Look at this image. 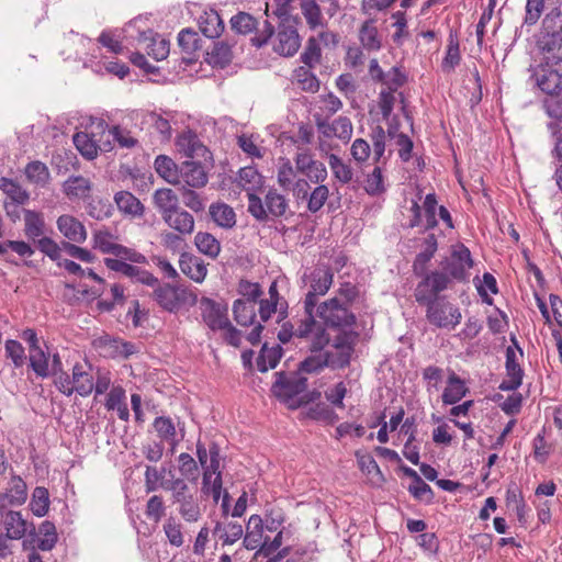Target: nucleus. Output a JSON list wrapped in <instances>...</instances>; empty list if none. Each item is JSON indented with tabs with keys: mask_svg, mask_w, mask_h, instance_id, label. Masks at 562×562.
Instances as JSON below:
<instances>
[{
	"mask_svg": "<svg viewBox=\"0 0 562 562\" xmlns=\"http://www.w3.org/2000/svg\"><path fill=\"white\" fill-rule=\"evenodd\" d=\"M346 329H340L341 331L333 340L336 351H327L333 358L330 362L334 364V369H341L350 363L357 335Z\"/></svg>",
	"mask_w": 562,
	"mask_h": 562,
	"instance_id": "4468645a",
	"label": "nucleus"
},
{
	"mask_svg": "<svg viewBox=\"0 0 562 562\" xmlns=\"http://www.w3.org/2000/svg\"><path fill=\"white\" fill-rule=\"evenodd\" d=\"M543 36L542 37H553V38H562V12L558 9L551 10L543 19Z\"/></svg>",
	"mask_w": 562,
	"mask_h": 562,
	"instance_id": "8fccbe9b",
	"label": "nucleus"
},
{
	"mask_svg": "<svg viewBox=\"0 0 562 562\" xmlns=\"http://www.w3.org/2000/svg\"><path fill=\"white\" fill-rule=\"evenodd\" d=\"M282 356V348L280 346L268 347L263 345L259 357L257 358V368L260 372H267L274 369L279 363Z\"/></svg>",
	"mask_w": 562,
	"mask_h": 562,
	"instance_id": "37998d69",
	"label": "nucleus"
},
{
	"mask_svg": "<svg viewBox=\"0 0 562 562\" xmlns=\"http://www.w3.org/2000/svg\"><path fill=\"white\" fill-rule=\"evenodd\" d=\"M244 533L243 526L238 522H229L226 526L217 522L214 528V535H218L224 546L233 544L241 538Z\"/></svg>",
	"mask_w": 562,
	"mask_h": 562,
	"instance_id": "603ef678",
	"label": "nucleus"
},
{
	"mask_svg": "<svg viewBox=\"0 0 562 562\" xmlns=\"http://www.w3.org/2000/svg\"><path fill=\"white\" fill-rule=\"evenodd\" d=\"M153 292L155 302L169 313H177L183 306L195 305L198 296L192 291L182 285H171L169 283L156 284Z\"/></svg>",
	"mask_w": 562,
	"mask_h": 562,
	"instance_id": "20e7f679",
	"label": "nucleus"
},
{
	"mask_svg": "<svg viewBox=\"0 0 562 562\" xmlns=\"http://www.w3.org/2000/svg\"><path fill=\"white\" fill-rule=\"evenodd\" d=\"M207 60L215 66L225 67L232 60L231 46L224 42H216L211 52L207 53Z\"/></svg>",
	"mask_w": 562,
	"mask_h": 562,
	"instance_id": "680f3d73",
	"label": "nucleus"
},
{
	"mask_svg": "<svg viewBox=\"0 0 562 562\" xmlns=\"http://www.w3.org/2000/svg\"><path fill=\"white\" fill-rule=\"evenodd\" d=\"M328 165L334 178L342 184L352 180V168L335 154L328 155Z\"/></svg>",
	"mask_w": 562,
	"mask_h": 562,
	"instance_id": "49530a36",
	"label": "nucleus"
},
{
	"mask_svg": "<svg viewBox=\"0 0 562 562\" xmlns=\"http://www.w3.org/2000/svg\"><path fill=\"white\" fill-rule=\"evenodd\" d=\"M209 212L212 220L223 228H232L236 224V214L233 207L226 203H213Z\"/></svg>",
	"mask_w": 562,
	"mask_h": 562,
	"instance_id": "e433bc0d",
	"label": "nucleus"
},
{
	"mask_svg": "<svg viewBox=\"0 0 562 562\" xmlns=\"http://www.w3.org/2000/svg\"><path fill=\"white\" fill-rule=\"evenodd\" d=\"M319 317L323 326L329 328H351L356 324V316L340 297H331L317 304L315 317ZM322 325V323H319Z\"/></svg>",
	"mask_w": 562,
	"mask_h": 562,
	"instance_id": "39448f33",
	"label": "nucleus"
},
{
	"mask_svg": "<svg viewBox=\"0 0 562 562\" xmlns=\"http://www.w3.org/2000/svg\"><path fill=\"white\" fill-rule=\"evenodd\" d=\"M266 530L274 532L281 528L286 520L284 510L279 506H271L266 508L265 516L262 517Z\"/></svg>",
	"mask_w": 562,
	"mask_h": 562,
	"instance_id": "864d4df0",
	"label": "nucleus"
},
{
	"mask_svg": "<svg viewBox=\"0 0 562 562\" xmlns=\"http://www.w3.org/2000/svg\"><path fill=\"white\" fill-rule=\"evenodd\" d=\"M209 181L207 173L201 162L186 160L179 166V184L187 188H203Z\"/></svg>",
	"mask_w": 562,
	"mask_h": 562,
	"instance_id": "f3484780",
	"label": "nucleus"
},
{
	"mask_svg": "<svg viewBox=\"0 0 562 562\" xmlns=\"http://www.w3.org/2000/svg\"><path fill=\"white\" fill-rule=\"evenodd\" d=\"M164 532L168 542L172 547H181L184 543L183 536V526L182 524L173 516H170L166 519L162 526Z\"/></svg>",
	"mask_w": 562,
	"mask_h": 562,
	"instance_id": "09e8293b",
	"label": "nucleus"
},
{
	"mask_svg": "<svg viewBox=\"0 0 562 562\" xmlns=\"http://www.w3.org/2000/svg\"><path fill=\"white\" fill-rule=\"evenodd\" d=\"M165 223L182 235H190L194 231V218L189 212L180 207L162 218Z\"/></svg>",
	"mask_w": 562,
	"mask_h": 562,
	"instance_id": "c85d7f7f",
	"label": "nucleus"
},
{
	"mask_svg": "<svg viewBox=\"0 0 562 562\" xmlns=\"http://www.w3.org/2000/svg\"><path fill=\"white\" fill-rule=\"evenodd\" d=\"M308 324V315L304 314L303 318H300L295 324L285 323L278 334V338L281 342L286 344L291 338L303 339L306 341L311 351L323 350L330 341L329 334L316 321V326H308L306 333H300L303 329L301 326Z\"/></svg>",
	"mask_w": 562,
	"mask_h": 562,
	"instance_id": "f03ea898",
	"label": "nucleus"
},
{
	"mask_svg": "<svg viewBox=\"0 0 562 562\" xmlns=\"http://www.w3.org/2000/svg\"><path fill=\"white\" fill-rule=\"evenodd\" d=\"M94 248L103 254H111L116 258L130 260V262L145 263L146 257L131 248L114 241V237L108 231H98L93 235Z\"/></svg>",
	"mask_w": 562,
	"mask_h": 562,
	"instance_id": "f8f14e48",
	"label": "nucleus"
},
{
	"mask_svg": "<svg viewBox=\"0 0 562 562\" xmlns=\"http://www.w3.org/2000/svg\"><path fill=\"white\" fill-rule=\"evenodd\" d=\"M468 392L469 389L465 386L464 381L454 372H451L442 393V402L446 405H454L461 401Z\"/></svg>",
	"mask_w": 562,
	"mask_h": 562,
	"instance_id": "c756f323",
	"label": "nucleus"
},
{
	"mask_svg": "<svg viewBox=\"0 0 562 562\" xmlns=\"http://www.w3.org/2000/svg\"><path fill=\"white\" fill-rule=\"evenodd\" d=\"M4 535L11 537L12 540H19L26 532V521L20 512L10 510L4 518Z\"/></svg>",
	"mask_w": 562,
	"mask_h": 562,
	"instance_id": "a19ab883",
	"label": "nucleus"
},
{
	"mask_svg": "<svg viewBox=\"0 0 562 562\" xmlns=\"http://www.w3.org/2000/svg\"><path fill=\"white\" fill-rule=\"evenodd\" d=\"M57 228L65 238L72 243L81 244L87 239L85 225L75 216L64 214L57 218Z\"/></svg>",
	"mask_w": 562,
	"mask_h": 562,
	"instance_id": "aec40b11",
	"label": "nucleus"
},
{
	"mask_svg": "<svg viewBox=\"0 0 562 562\" xmlns=\"http://www.w3.org/2000/svg\"><path fill=\"white\" fill-rule=\"evenodd\" d=\"M194 244L200 252L215 259L221 251L220 241L210 233L199 232L194 237Z\"/></svg>",
	"mask_w": 562,
	"mask_h": 562,
	"instance_id": "c03bdc74",
	"label": "nucleus"
},
{
	"mask_svg": "<svg viewBox=\"0 0 562 562\" xmlns=\"http://www.w3.org/2000/svg\"><path fill=\"white\" fill-rule=\"evenodd\" d=\"M45 232V221L42 213L32 211V210H24V234L34 243L41 238L44 237Z\"/></svg>",
	"mask_w": 562,
	"mask_h": 562,
	"instance_id": "473e14b6",
	"label": "nucleus"
},
{
	"mask_svg": "<svg viewBox=\"0 0 562 562\" xmlns=\"http://www.w3.org/2000/svg\"><path fill=\"white\" fill-rule=\"evenodd\" d=\"M557 68L548 67L544 63H541L532 75L535 85L549 97L558 95L562 90V70Z\"/></svg>",
	"mask_w": 562,
	"mask_h": 562,
	"instance_id": "dca6fc26",
	"label": "nucleus"
},
{
	"mask_svg": "<svg viewBox=\"0 0 562 562\" xmlns=\"http://www.w3.org/2000/svg\"><path fill=\"white\" fill-rule=\"evenodd\" d=\"M542 61L548 67L562 70V38L542 37L539 42Z\"/></svg>",
	"mask_w": 562,
	"mask_h": 562,
	"instance_id": "5701e85b",
	"label": "nucleus"
},
{
	"mask_svg": "<svg viewBox=\"0 0 562 562\" xmlns=\"http://www.w3.org/2000/svg\"><path fill=\"white\" fill-rule=\"evenodd\" d=\"M92 184L82 176H70L63 183V192L70 200H85L90 195Z\"/></svg>",
	"mask_w": 562,
	"mask_h": 562,
	"instance_id": "393cba45",
	"label": "nucleus"
},
{
	"mask_svg": "<svg viewBox=\"0 0 562 562\" xmlns=\"http://www.w3.org/2000/svg\"><path fill=\"white\" fill-rule=\"evenodd\" d=\"M276 378L271 387L273 394L288 404L290 408H297L301 402L295 400V397L306 390L307 379L300 371L278 372Z\"/></svg>",
	"mask_w": 562,
	"mask_h": 562,
	"instance_id": "423d86ee",
	"label": "nucleus"
},
{
	"mask_svg": "<svg viewBox=\"0 0 562 562\" xmlns=\"http://www.w3.org/2000/svg\"><path fill=\"white\" fill-rule=\"evenodd\" d=\"M316 125L318 132L327 138L336 137L345 144L351 139L353 126L347 116H339L331 123L317 121Z\"/></svg>",
	"mask_w": 562,
	"mask_h": 562,
	"instance_id": "a211bd4d",
	"label": "nucleus"
},
{
	"mask_svg": "<svg viewBox=\"0 0 562 562\" xmlns=\"http://www.w3.org/2000/svg\"><path fill=\"white\" fill-rule=\"evenodd\" d=\"M74 144L79 153L88 158L93 159L98 155V143L88 133L78 132L74 135Z\"/></svg>",
	"mask_w": 562,
	"mask_h": 562,
	"instance_id": "3c124183",
	"label": "nucleus"
},
{
	"mask_svg": "<svg viewBox=\"0 0 562 562\" xmlns=\"http://www.w3.org/2000/svg\"><path fill=\"white\" fill-rule=\"evenodd\" d=\"M162 490L171 492L172 504L177 505L180 517L188 524L198 522L204 513L201 499L190 492L183 479H176L170 484H162Z\"/></svg>",
	"mask_w": 562,
	"mask_h": 562,
	"instance_id": "f257e3e1",
	"label": "nucleus"
},
{
	"mask_svg": "<svg viewBox=\"0 0 562 562\" xmlns=\"http://www.w3.org/2000/svg\"><path fill=\"white\" fill-rule=\"evenodd\" d=\"M49 508V494L46 487L37 486L34 488L31 501L32 513L37 517H43Z\"/></svg>",
	"mask_w": 562,
	"mask_h": 562,
	"instance_id": "052dcab7",
	"label": "nucleus"
},
{
	"mask_svg": "<svg viewBox=\"0 0 562 562\" xmlns=\"http://www.w3.org/2000/svg\"><path fill=\"white\" fill-rule=\"evenodd\" d=\"M166 469L147 465L145 470V490L147 493L162 488V484H170L172 481H164Z\"/></svg>",
	"mask_w": 562,
	"mask_h": 562,
	"instance_id": "bf43d9fd",
	"label": "nucleus"
},
{
	"mask_svg": "<svg viewBox=\"0 0 562 562\" xmlns=\"http://www.w3.org/2000/svg\"><path fill=\"white\" fill-rule=\"evenodd\" d=\"M199 310L203 323L213 331L229 325L228 305L224 300H214L207 296L198 299Z\"/></svg>",
	"mask_w": 562,
	"mask_h": 562,
	"instance_id": "1a4fd4ad",
	"label": "nucleus"
},
{
	"mask_svg": "<svg viewBox=\"0 0 562 562\" xmlns=\"http://www.w3.org/2000/svg\"><path fill=\"white\" fill-rule=\"evenodd\" d=\"M266 530L263 519L259 515H251L246 525V533L243 544L247 550H260V546L266 541L263 531Z\"/></svg>",
	"mask_w": 562,
	"mask_h": 562,
	"instance_id": "412c9836",
	"label": "nucleus"
},
{
	"mask_svg": "<svg viewBox=\"0 0 562 562\" xmlns=\"http://www.w3.org/2000/svg\"><path fill=\"white\" fill-rule=\"evenodd\" d=\"M126 261L127 260L121 258H105L104 265L108 269L119 272L130 278L132 281L139 282L148 286H155L158 284V279L151 272L137 266H133Z\"/></svg>",
	"mask_w": 562,
	"mask_h": 562,
	"instance_id": "ddd939ff",
	"label": "nucleus"
},
{
	"mask_svg": "<svg viewBox=\"0 0 562 562\" xmlns=\"http://www.w3.org/2000/svg\"><path fill=\"white\" fill-rule=\"evenodd\" d=\"M451 279L439 270L427 273L415 288L414 296L418 304L439 299L438 294L449 288Z\"/></svg>",
	"mask_w": 562,
	"mask_h": 562,
	"instance_id": "9d476101",
	"label": "nucleus"
},
{
	"mask_svg": "<svg viewBox=\"0 0 562 562\" xmlns=\"http://www.w3.org/2000/svg\"><path fill=\"white\" fill-rule=\"evenodd\" d=\"M153 202L161 214L162 218L165 215L170 214L171 212L179 209L178 195L172 189L169 188L157 189L153 194Z\"/></svg>",
	"mask_w": 562,
	"mask_h": 562,
	"instance_id": "7c9ffc66",
	"label": "nucleus"
},
{
	"mask_svg": "<svg viewBox=\"0 0 562 562\" xmlns=\"http://www.w3.org/2000/svg\"><path fill=\"white\" fill-rule=\"evenodd\" d=\"M173 117L172 112H150L147 115V123L160 135L161 140H170L172 136L171 121Z\"/></svg>",
	"mask_w": 562,
	"mask_h": 562,
	"instance_id": "f704fd0d",
	"label": "nucleus"
},
{
	"mask_svg": "<svg viewBox=\"0 0 562 562\" xmlns=\"http://www.w3.org/2000/svg\"><path fill=\"white\" fill-rule=\"evenodd\" d=\"M50 352L42 347L29 350V366L37 378L46 379L52 376L49 371Z\"/></svg>",
	"mask_w": 562,
	"mask_h": 562,
	"instance_id": "2f4dec72",
	"label": "nucleus"
},
{
	"mask_svg": "<svg viewBox=\"0 0 562 562\" xmlns=\"http://www.w3.org/2000/svg\"><path fill=\"white\" fill-rule=\"evenodd\" d=\"M302 14L306 20L307 25L315 30L323 25V15L319 5L315 0H302L301 2Z\"/></svg>",
	"mask_w": 562,
	"mask_h": 562,
	"instance_id": "5fc2aeb1",
	"label": "nucleus"
},
{
	"mask_svg": "<svg viewBox=\"0 0 562 562\" xmlns=\"http://www.w3.org/2000/svg\"><path fill=\"white\" fill-rule=\"evenodd\" d=\"M27 498L26 483L21 476L13 475L9 482V488L0 494V508L8 505H22Z\"/></svg>",
	"mask_w": 562,
	"mask_h": 562,
	"instance_id": "b1692460",
	"label": "nucleus"
},
{
	"mask_svg": "<svg viewBox=\"0 0 562 562\" xmlns=\"http://www.w3.org/2000/svg\"><path fill=\"white\" fill-rule=\"evenodd\" d=\"M57 542L56 527L52 521L45 520L38 527L37 548L42 551H50Z\"/></svg>",
	"mask_w": 562,
	"mask_h": 562,
	"instance_id": "de8ad7c7",
	"label": "nucleus"
},
{
	"mask_svg": "<svg viewBox=\"0 0 562 562\" xmlns=\"http://www.w3.org/2000/svg\"><path fill=\"white\" fill-rule=\"evenodd\" d=\"M147 55L156 60L165 59L169 54V42L159 35H154L153 31L143 32L138 40Z\"/></svg>",
	"mask_w": 562,
	"mask_h": 562,
	"instance_id": "4be33fe9",
	"label": "nucleus"
},
{
	"mask_svg": "<svg viewBox=\"0 0 562 562\" xmlns=\"http://www.w3.org/2000/svg\"><path fill=\"white\" fill-rule=\"evenodd\" d=\"M0 189L11 199V203L24 204L30 199L29 192L12 179L2 177L0 179Z\"/></svg>",
	"mask_w": 562,
	"mask_h": 562,
	"instance_id": "a18cd8bd",
	"label": "nucleus"
},
{
	"mask_svg": "<svg viewBox=\"0 0 562 562\" xmlns=\"http://www.w3.org/2000/svg\"><path fill=\"white\" fill-rule=\"evenodd\" d=\"M333 273L325 268L314 269L310 279V290L303 301L304 314L308 315V324L301 326L300 333H306L308 326H316L315 307L318 304V296L325 295L333 284Z\"/></svg>",
	"mask_w": 562,
	"mask_h": 562,
	"instance_id": "7ed1b4c3",
	"label": "nucleus"
},
{
	"mask_svg": "<svg viewBox=\"0 0 562 562\" xmlns=\"http://www.w3.org/2000/svg\"><path fill=\"white\" fill-rule=\"evenodd\" d=\"M179 265L181 271L198 283H201L206 277V266L199 257L183 252L180 256Z\"/></svg>",
	"mask_w": 562,
	"mask_h": 562,
	"instance_id": "bb28decb",
	"label": "nucleus"
},
{
	"mask_svg": "<svg viewBox=\"0 0 562 562\" xmlns=\"http://www.w3.org/2000/svg\"><path fill=\"white\" fill-rule=\"evenodd\" d=\"M293 82L305 92L315 93L319 89V80L308 66H300L293 71Z\"/></svg>",
	"mask_w": 562,
	"mask_h": 562,
	"instance_id": "ea45409f",
	"label": "nucleus"
},
{
	"mask_svg": "<svg viewBox=\"0 0 562 562\" xmlns=\"http://www.w3.org/2000/svg\"><path fill=\"white\" fill-rule=\"evenodd\" d=\"M300 58L302 63L310 68H314L321 61L322 49L315 36L307 40L304 52L301 54Z\"/></svg>",
	"mask_w": 562,
	"mask_h": 562,
	"instance_id": "e2e57ef3",
	"label": "nucleus"
},
{
	"mask_svg": "<svg viewBox=\"0 0 562 562\" xmlns=\"http://www.w3.org/2000/svg\"><path fill=\"white\" fill-rule=\"evenodd\" d=\"M514 346H508L506 348V373L507 376H520L522 378L524 372L518 363L517 352L522 356V350L518 346V342L515 337L512 338Z\"/></svg>",
	"mask_w": 562,
	"mask_h": 562,
	"instance_id": "6e6d98bb",
	"label": "nucleus"
},
{
	"mask_svg": "<svg viewBox=\"0 0 562 562\" xmlns=\"http://www.w3.org/2000/svg\"><path fill=\"white\" fill-rule=\"evenodd\" d=\"M27 180L36 186L44 187L49 179V171L45 164L32 161L25 168Z\"/></svg>",
	"mask_w": 562,
	"mask_h": 562,
	"instance_id": "13d9d810",
	"label": "nucleus"
},
{
	"mask_svg": "<svg viewBox=\"0 0 562 562\" xmlns=\"http://www.w3.org/2000/svg\"><path fill=\"white\" fill-rule=\"evenodd\" d=\"M4 351L8 359L15 368H21L26 359L25 349L22 344L14 339H8L4 344Z\"/></svg>",
	"mask_w": 562,
	"mask_h": 562,
	"instance_id": "774afa93",
	"label": "nucleus"
},
{
	"mask_svg": "<svg viewBox=\"0 0 562 562\" xmlns=\"http://www.w3.org/2000/svg\"><path fill=\"white\" fill-rule=\"evenodd\" d=\"M179 153L189 158H205L209 154L207 148L200 140L196 133L191 130L182 132L176 140Z\"/></svg>",
	"mask_w": 562,
	"mask_h": 562,
	"instance_id": "6ab92c4d",
	"label": "nucleus"
},
{
	"mask_svg": "<svg viewBox=\"0 0 562 562\" xmlns=\"http://www.w3.org/2000/svg\"><path fill=\"white\" fill-rule=\"evenodd\" d=\"M329 196V189L325 184H318L307 196V210L312 213L318 212Z\"/></svg>",
	"mask_w": 562,
	"mask_h": 562,
	"instance_id": "338daca9",
	"label": "nucleus"
},
{
	"mask_svg": "<svg viewBox=\"0 0 562 562\" xmlns=\"http://www.w3.org/2000/svg\"><path fill=\"white\" fill-rule=\"evenodd\" d=\"M474 262L470 249L463 244L452 246L451 255L441 262V267L450 279L458 282H465L469 280V270L473 267Z\"/></svg>",
	"mask_w": 562,
	"mask_h": 562,
	"instance_id": "6e6552de",
	"label": "nucleus"
},
{
	"mask_svg": "<svg viewBox=\"0 0 562 562\" xmlns=\"http://www.w3.org/2000/svg\"><path fill=\"white\" fill-rule=\"evenodd\" d=\"M474 282H475L477 293L482 297V301L487 305H493L494 301L487 294V290L493 294H496L498 292L497 282H496L495 277L490 272H485L483 274L482 281H480L479 278L476 277L474 279Z\"/></svg>",
	"mask_w": 562,
	"mask_h": 562,
	"instance_id": "4d7b16f0",
	"label": "nucleus"
},
{
	"mask_svg": "<svg viewBox=\"0 0 562 562\" xmlns=\"http://www.w3.org/2000/svg\"><path fill=\"white\" fill-rule=\"evenodd\" d=\"M301 46V40L296 27L290 22L279 25L273 50L281 56L290 57L296 54Z\"/></svg>",
	"mask_w": 562,
	"mask_h": 562,
	"instance_id": "2eb2a0df",
	"label": "nucleus"
},
{
	"mask_svg": "<svg viewBox=\"0 0 562 562\" xmlns=\"http://www.w3.org/2000/svg\"><path fill=\"white\" fill-rule=\"evenodd\" d=\"M313 355L304 359L299 364V370L301 373H316L324 369L325 367H330L334 369V364L330 362L333 358L328 355V352L312 351Z\"/></svg>",
	"mask_w": 562,
	"mask_h": 562,
	"instance_id": "c9c22d12",
	"label": "nucleus"
},
{
	"mask_svg": "<svg viewBox=\"0 0 562 562\" xmlns=\"http://www.w3.org/2000/svg\"><path fill=\"white\" fill-rule=\"evenodd\" d=\"M114 201L117 209L127 216L142 217L144 215V204L128 191H120L115 193Z\"/></svg>",
	"mask_w": 562,
	"mask_h": 562,
	"instance_id": "cd10ccee",
	"label": "nucleus"
},
{
	"mask_svg": "<svg viewBox=\"0 0 562 562\" xmlns=\"http://www.w3.org/2000/svg\"><path fill=\"white\" fill-rule=\"evenodd\" d=\"M238 184L247 192H254L261 184V176L254 167H244L238 173Z\"/></svg>",
	"mask_w": 562,
	"mask_h": 562,
	"instance_id": "0e129e2a",
	"label": "nucleus"
},
{
	"mask_svg": "<svg viewBox=\"0 0 562 562\" xmlns=\"http://www.w3.org/2000/svg\"><path fill=\"white\" fill-rule=\"evenodd\" d=\"M359 41L367 50H379L382 46V38L372 20L366 21L359 30Z\"/></svg>",
	"mask_w": 562,
	"mask_h": 562,
	"instance_id": "4c0bfd02",
	"label": "nucleus"
},
{
	"mask_svg": "<svg viewBox=\"0 0 562 562\" xmlns=\"http://www.w3.org/2000/svg\"><path fill=\"white\" fill-rule=\"evenodd\" d=\"M438 202L435 193H428L420 206L418 201L413 200L411 205L412 216L407 226L409 228L423 227L424 231L432 229L437 226L436 212Z\"/></svg>",
	"mask_w": 562,
	"mask_h": 562,
	"instance_id": "9b49d317",
	"label": "nucleus"
},
{
	"mask_svg": "<svg viewBox=\"0 0 562 562\" xmlns=\"http://www.w3.org/2000/svg\"><path fill=\"white\" fill-rule=\"evenodd\" d=\"M71 373L74 393L83 397L89 396L94 389V375L81 363H76Z\"/></svg>",
	"mask_w": 562,
	"mask_h": 562,
	"instance_id": "a878e982",
	"label": "nucleus"
},
{
	"mask_svg": "<svg viewBox=\"0 0 562 562\" xmlns=\"http://www.w3.org/2000/svg\"><path fill=\"white\" fill-rule=\"evenodd\" d=\"M265 205L267 209V214L269 213L277 217L284 215L288 209L285 198L277 191H269L267 193Z\"/></svg>",
	"mask_w": 562,
	"mask_h": 562,
	"instance_id": "69168bd1",
	"label": "nucleus"
},
{
	"mask_svg": "<svg viewBox=\"0 0 562 562\" xmlns=\"http://www.w3.org/2000/svg\"><path fill=\"white\" fill-rule=\"evenodd\" d=\"M154 167L156 172L171 184H179V166L168 156L156 157Z\"/></svg>",
	"mask_w": 562,
	"mask_h": 562,
	"instance_id": "58836bf2",
	"label": "nucleus"
},
{
	"mask_svg": "<svg viewBox=\"0 0 562 562\" xmlns=\"http://www.w3.org/2000/svg\"><path fill=\"white\" fill-rule=\"evenodd\" d=\"M199 27L206 37L215 38L223 33L224 22L216 11L211 10L200 16Z\"/></svg>",
	"mask_w": 562,
	"mask_h": 562,
	"instance_id": "72a5a7b5",
	"label": "nucleus"
},
{
	"mask_svg": "<svg viewBox=\"0 0 562 562\" xmlns=\"http://www.w3.org/2000/svg\"><path fill=\"white\" fill-rule=\"evenodd\" d=\"M233 313L237 324L249 326L255 323L256 305L254 302H245V300L238 299L234 302Z\"/></svg>",
	"mask_w": 562,
	"mask_h": 562,
	"instance_id": "79ce46f5",
	"label": "nucleus"
},
{
	"mask_svg": "<svg viewBox=\"0 0 562 562\" xmlns=\"http://www.w3.org/2000/svg\"><path fill=\"white\" fill-rule=\"evenodd\" d=\"M423 305L427 307V321L438 328L452 330L462 319L460 308L445 297L425 302Z\"/></svg>",
	"mask_w": 562,
	"mask_h": 562,
	"instance_id": "0eeeda50",
	"label": "nucleus"
}]
</instances>
